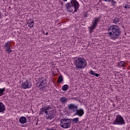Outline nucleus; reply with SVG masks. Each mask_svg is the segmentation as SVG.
Masks as SVG:
<instances>
[{"instance_id":"obj_21","label":"nucleus","mask_w":130,"mask_h":130,"mask_svg":"<svg viewBox=\"0 0 130 130\" xmlns=\"http://www.w3.org/2000/svg\"><path fill=\"white\" fill-rule=\"evenodd\" d=\"M120 22V19L118 18H115L114 19H113V23L114 24H117V23H119Z\"/></svg>"},{"instance_id":"obj_12","label":"nucleus","mask_w":130,"mask_h":130,"mask_svg":"<svg viewBox=\"0 0 130 130\" xmlns=\"http://www.w3.org/2000/svg\"><path fill=\"white\" fill-rule=\"evenodd\" d=\"M100 22V17H95L94 20L92 21L91 23V26H93V27H96L97 25Z\"/></svg>"},{"instance_id":"obj_33","label":"nucleus","mask_w":130,"mask_h":130,"mask_svg":"<svg viewBox=\"0 0 130 130\" xmlns=\"http://www.w3.org/2000/svg\"><path fill=\"white\" fill-rule=\"evenodd\" d=\"M1 11H0V19H1Z\"/></svg>"},{"instance_id":"obj_35","label":"nucleus","mask_w":130,"mask_h":130,"mask_svg":"<svg viewBox=\"0 0 130 130\" xmlns=\"http://www.w3.org/2000/svg\"><path fill=\"white\" fill-rule=\"evenodd\" d=\"M123 28H124V27L123 26H122Z\"/></svg>"},{"instance_id":"obj_27","label":"nucleus","mask_w":130,"mask_h":130,"mask_svg":"<svg viewBox=\"0 0 130 130\" xmlns=\"http://www.w3.org/2000/svg\"><path fill=\"white\" fill-rule=\"evenodd\" d=\"M104 2H106V3H109L111 2V0H103Z\"/></svg>"},{"instance_id":"obj_36","label":"nucleus","mask_w":130,"mask_h":130,"mask_svg":"<svg viewBox=\"0 0 130 130\" xmlns=\"http://www.w3.org/2000/svg\"><path fill=\"white\" fill-rule=\"evenodd\" d=\"M47 130H50V129H47Z\"/></svg>"},{"instance_id":"obj_17","label":"nucleus","mask_w":130,"mask_h":130,"mask_svg":"<svg viewBox=\"0 0 130 130\" xmlns=\"http://www.w3.org/2000/svg\"><path fill=\"white\" fill-rule=\"evenodd\" d=\"M89 74L90 75H91V76H95V77H96L97 78H98V77H100V74L95 73L93 70H90Z\"/></svg>"},{"instance_id":"obj_9","label":"nucleus","mask_w":130,"mask_h":130,"mask_svg":"<svg viewBox=\"0 0 130 130\" xmlns=\"http://www.w3.org/2000/svg\"><path fill=\"white\" fill-rule=\"evenodd\" d=\"M32 87V84L30 81L26 80L25 82L22 83L21 86V88L23 89H30Z\"/></svg>"},{"instance_id":"obj_14","label":"nucleus","mask_w":130,"mask_h":130,"mask_svg":"<svg viewBox=\"0 0 130 130\" xmlns=\"http://www.w3.org/2000/svg\"><path fill=\"white\" fill-rule=\"evenodd\" d=\"M19 122L21 123V124H24L27 122V118L26 117L21 116L19 118Z\"/></svg>"},{"instance_id":"obj_28","label":"nucleus","mask_w":130,"mask_h":130,"mask_svg":"<svg viewBox=\"0 0 130 130\" xmlns=\"http://www.w3.org/2000/svg\"><path fill=\"white\" fill-rule=\"evenodd\" d=\"M84 17V18H87V17H88V14H87V13L85 14Z\"/></svg>"},{"instance_id":"obj_5","label":"nucleus","mask_w":130,"mask_h":130,"mask_svg":"<svg viewBox=\"0 0 130 130\" xmlns=\"http://www.w3.org/2000/svg\"><path fill=\"white\" fill-rule=\"evenodd\" d=\"M60 126L65 129L70 128V127L72 126V121H71V119H69L67 117H63V118L60 120Z\"/></svg>"},{"instance_id":"obj_19","label":"nucleus","mask_w":130,"mask_h":130,"mask_svg":"<svg viewBox=\"0 0 130 130\" xmlns=\"http://www.w3.org/2000/svg\"><path fill=\"white\" fill-rule=\"evenodd\" d=\"M57 82L58 84H60V83L63 82V77H62V75H60L58 77Z\"/></svg>"},{"instance_id":"obj_3","label":"nucleus","mask_w":130,"mask_h":130,"mask_svg":"<svg viewBox=\"0 0 130 130\" xmlns=\"http://www.w3.org/2000/svg\"><path fill=\"white\" fill-rule=\"evenodd\" d=\"M68 109L71 110L72 112H75V114L73 115V116H76L78 115L79 117H82L84 115L85 112L82 108L78 109V106L75 104H70L68 105Z\"/></svg>"},{"instance_id":"obj_7","label":"nucleus","mask_w":130,"mask_h":130,"mask_svg":"<svg viewBox=\"0 0 130 130\" xmlns=\"http://www.w3.org/2000/svg\"><path fill=\"white\" fill-rule=\"evenodd\" d=\"M37 87H39L40 89H45L47 87V82L44 77H41L39 79V81L36 83Z\"/></svg>"},{"instance_id":"obj_18","label":"nucleus","mask_w":130,"mask_h":130,"mask_svg":"<svg viewBox=\"0 0 130 130\" xmlns=\"http://www.w3.org/2000/svg\"><path fill=\"white\" fill-rule=\"evenodd\" d=\"M88 29H89V32L90 33V34H92V33H93V31H94V30L96 29V27L93 26V25H91L88 27Z\"/></svg>"},{"instance_id":"obj_2","label":"nucleus","mask_w":130,"mask_h":130,"mask_svg":"<svg viewBox=\"0 0 130 130\" xmlns=\"http://www.w3.org/2000/svg\"><path fill=\"white\" fill-rule=\"evenodd\" d=\"M65 6L66 7L67 12H71L72 13L74 10V13H76L78 12V10L80 8V4H79L77 0H71L70 3H66Z\"/></svg>"},{"instance_id":"obj_24","label":"nucleus","mask_w":130,"mask_h":130,"mask_svg":"<svg viewBox=\"0 0 130 130\" xmlns=\"http://www.w3.org/2000/svg\"><path fill=\"white\" fill-rule=\"evenodd\" d=\"M118 67H124V66H125V63H124V62L122 61H120V62H118Z\"/></svg>"},{"instance_id":"obj_8","label":"nucleus","mask_w":130,"mask_h":130,"mask_svg":"<svg viewBox=\"0 0 130 130\" xmlns=\"http://www.w3.org/2000/svg\"><path fill=\"white\" fill-rule=\"evenodd\" d=\"M46 119H50V120L53 119L54 118V110H48L46 113Z\"/></svg>"},{"instance_id":"obj_26","label":"nucleus","mask_w":130,"mask_h":130,"mask_svg":"<svg viewBox=\"0 0 130 130\" xmlns=\"http://www.w3.org/2000/svg\"><path fill=\"white\" fill-rule=\"evenodd\" d=\"M123 8H124V9H129L130 5L129 4H125V6H123Z\"/></svg>"},{"instance_id":"obj_11","label":"nucleus","mask_w":130,"mask_h":130,"mask_svg":"<svg viewBox=\"0 0 130 130\" xmlns=\"http://www.w3.org/2000/svg\"><path fill=\"white\" fill-rule=\"evenodd\" d=\"M51 108V107L50 106L41 108L40 114H44V112L46 114L47 113V111H48V110H50Z\"/></svg>"},{"instance_id":"obj_32","label":"nucleus","mask_w":130,"mask_h":130,"mask_svg":"<svg viewBox=\"0 0 130 130\" xmlns=\"http://www.w3.org/2000/svg\"><path fill=\"white\" fill-rule=\"evenodd\" d=\"M43 34H45V32H44V31H43Z\"/></svg>"},{"instance_id":"obj_22","label":"nucleus","mask_w":130,"mask_h":130,"mask_svg":"<svg viewBox=\"0 0 130 130\" xmlns=\"http://www.w3.org/2000/svg\"><path fill=\"white\" fill-rule=\"evenodd\" d=\"M71 121H73L74 123H78V121H79V118H74L73 119H70Z\"/></svg>"},{"instance_id":"obj_1","label":"nucleus","mask_w":130,"mask_h":130,"mask_svg":"<svg viewBox=\"0 0 130 130\" xmlns=\"http://www.w3.org/2000/svg\"><path fill=\"white\" fill-rule=\"evenodd\" d=\"M108 35L109 37H111L113 40L118 39L119 36H120V34H121L120 28L115 25L110 26L108 29Z\"/></svg>"},{"instance_id":"obj_16","label":"nucleus","mask_w":130,"mask_h":130,"mask_svg":"<svg viewBox=\"0 0 130 130\" xmlns=\"http://www.w3.org/2000/svg\"><path fill=\"white\" fill-rule=\"evenodd\" d=\"M27 24H28V27L30 28H33V26H34V20L30 19L27 21Z\"/></svg>"},{"instance_id":"obj_15","label":"nucleus","mask_w":130,"mask_h":130,"mask_svg":"<svg viewBox=\"0 0 130 130\" xmlns=\"http://www.w3.org/2000/svg\"><path fill=\"white\" fill-rule=\"evenodd\" d=\"M59 101H60L61 104H66L68 102L69 100L66 97H62L60 99Z\"/></svg>"},{"instance_id":"obj_29","label":"nucleus","mask_w":130,"mask_h":130,"mask_svg":"<svg viewBox=\"0 0 130 130\" xmlns=\"http://www.w3.org/2000/svg\"><path fill=\"white\" fill-rule=\"evenodd\" d=\"M71 99H72V100H74V99H77V98H71Z\"/></svg>"},{"instance_id":"obj_34","label":"nucleus","mask_w":130,"mask_h":130,"mask_svg":"<svg viewBox=\"0 0 130 130\" xmlns=\"http://www.w3.org/2000/svg\"><path fill=\"white\" fill-rule=\"evenodd\" d=\"M113 106H114V107L115 106V105L113 104Z\"/></svg>"},{"instance_id":"obj_25","label":"nucleus","mask_w":130,"mask_h":130,"mask_svg":"<svg viewBox=\"0 0 130 130\" xmlns=\"http://www.w3.org/2000/svg\"><path fill=\"white\" fill-rule=\"evenodd\" d=\"M111 4H112V6H113V7H115V5L116 4V2L114 1V0H111Z\"/></svg>"},{"instance_id":"obj_4","label":"nucleus","mask_w":130,"mask_h":130,"mask_svg":"<svg viewBox=\"0 0 130 130\" xmlns=\"http://www.w3.org/2000/svg\"><path fill=\"white\" fill-rule=\"evenodd\" d=\"M74 65H75L76 69H86L87 67V62L86 59L84 58H78L77 59L75 60L74 62Z\"/></svg>"},{"instance_id":"obj_6","label":"nucleus","mask_w":130,"mask_h":130,"mask_svg":"<svg viewBox=\"0 0 130 130\" xmlns=\"http://www.w3.org/2000/svg\"><path fill=\"white\" fill-rule=\"evenodd\" d=\"M112 124L114 125H123L125 124V121H124V119L121 115H117L115 119L113 120Z\"/></svg>"},{"instance_id":"obj_20","label":"nucleus","mask_w":130,"mask_h":130,"mask_svg":"<svg viewBox=\"0 0 130 130\" xmlns=\"http://www.w3.org/2000/svg\"><path fill=\"white\" fill-rule=\"evenodd\" d=\"M69 89V86L68 84H65L62 86V91H68Z\"/></svg>"},{"instance_id":"obj_23","label":"nucleus","mask_w":130,"mask_h":130,"mask_svg":"<svg viewBox=\"0 0 130 130\" xmlns=\"http://www.w3.org/2000/svg\"><path fill=\"white\" fill-rule=\"evenodd\" d=\"M6 91V88H0V96L4 95V92Z\"/></svg>"},{"instance_id":"obj_10","label":"nucleus","mask_w":130,"mask_h":130,"mask_svg":"<svg viewBox=\"0 0 130 130\" xmlns=\"http://www.w3.org/2000/svg\"><path fill=\"white\" fill-rule=\"evenodd\" d=\"M4 48H5L6 51L8 53H11L12 51H13L11 49V43L7 42L5 43V45H4Z\"/></svg>"},{"instance_id":"obj_30","label":"nucleus","mask_w":130,"mask_h":130,"mask_svg":"<svg viewBox=\"0 0 130 130\" xmlns=\"http://www.w3.org/2000/svg\"><path fill=\"white\" fill-rule=\"evenodd\" d=\"M61 5L62 6H63V3L62 2V3H61Z\"/></svg>"},{"instance_id":"obj_31","label":"nucleus","mask_w":130,"mask_h":130,"mask_svg":"<svg viewBox=\"0 0 130 130\" xmlns=\"http://www.w3.org/2000/svg\"><path fill=\"white\" fill-rule=\"evenodd\" d=\"M46 35H48V32H47L46 33Z\"/></svg>"},{"instance_id":"obj_13","label":"nucleus","mask_w":130,"mask_h":130,"mask_svg":"<svg viewBox=\"0 0 130 130\" xmlns=\"http://www.w3.org/2000/svg\"><path fill=\"white\" fill-rule=\"evenodd\" d=\"M6 111V106L2 103L0 102V113H3Z\"/></svg>"}]
</instances>
